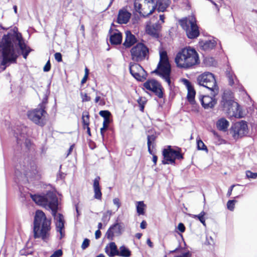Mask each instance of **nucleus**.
<instances>
[{"label":"nucleus","instance_id":"nucleus-47","mask_svg":"<svg viewBox=\"0 0 257 257\" xmlns=\"http://www.w3.org/2000/svg\"><path fill=\"white\" fill-rule=\"evenodd\" d=\"M51 69V64L50 61L48 60L43 68L44 72H48Z\"/></svg>","mask_w":257,"mask_h":257},{"label":"nucleus","instance_id":"nucleus-19","mask_svg":"<svg viewBox=\"0 0 257 257\" xmlns=\"http://www.w3.org/2000/svg\"><path fill=\"white\" fill-rule=\"evenodd\" d=\"M105 252L110 257H114L117 255L118 249L115 243L111 242L105 247Z\"/></svg>","mask_w":257,"mask_h":257},{"label":"nucleus","instance_id":"nucleus-42","mask_svg":"<svg viewBox=\"0 0 257 257\" xmlns=\"http://www.w3.org/2000/svg\"><path fill=\"white\" fill-rule=\"evenodd\" d=\"M90 244V240L88 238H85L82 243L81 248L83 250L87 248Z\"/></svg>","mask_w":257,"mask_h":257},{"label":"nucleus","instance_id":"nucleus-40","mask_svg":"<svg viewBox=\"0 0 257 257\" xmlns=\"http://www.w3.org/2000/svg\"><path fill=\"white\" fill-rule=\"evenodd\" d=\"M99 115L103 117V119L109 118L111 113L108 110H101L99 112Z\"/></svg>","mask_w":257,"mask_h":257},{"label":"nucleus","instance_id":"nucleus-8","mask_svg":"<svg viewBox=\"0 0 257 257\" xmlns=\"http://www.w3.org/2000/svg\"><path fill=\"white\" fill-rule=\"evenodd\" d=\"M46 110L38 107L36 108L29 110L27 112L28 118L34 123L43 126L46 123L45 115L47 114Z\"/></svg>","mask_w":257,"mask_h":257},{"label":"nucleus","instance_id":"nucleus-43","mask_svg":"<svg viewBox=\"0 0 257 257\" xmlns=\"http://www.w3.org/2000/svg\"><path fill=\"white\" fill-rule=\"evenodd\" d=\"M246 175L248 178L255 179L257 178V173H252L250 171L246 172Z\"/></svg>","mask_w":257,"mask_h":257},{"label":"nucleus","instance_id":"nucleus-46","mask_svg":"<svg viewBox=\"0 0 257 257\" xmlns=\"http://www.w3.org/2000/svg\"><path fill=\"white\" fill-rule=\"evenodd\" d=\"M54 57L55 60L59 62L62 61V55L60 53H56L54 55Z\"/></svg>","mask_w":257,"mask_h":257},{"label":"nucleus","instance_id":"nucleus-1","mask_svg":"<svg viewBox=\"0 0 257 257\" xmlns=\"http://www.w3.org/2000/svg\"><path fill=\"white\" fill-rule=\"evenodd\" d=\"M31 49L24 43L21 33L12 30L4 35L0 41V68L3 70L17 63L21 53L26 59Z\"/></svg>","mask_w":257,"mask_h":257},{"label":"nucleus","instance_id":"nucleus-16","mask_svg":"<svg viewBox=\"0 0 257 257\" xmlns=\"http://www.w3.org/2000/svg\"><path fill=\"white\" fill-rule=\"evenodd\" d=\"M161 29V24L157 23L152 26H148L146 28V32L149 35L157 38L159 36V32Z\"/></svg>","mask_w":257,"mask_h":257},{"label":"nucleus","instance_id":"nucleus-18","mask_svg":"<svg viewBox=\"0 0 257 257\" xmlns=\"http://www.w3.org/2000/svg\"><path fill=\"white\" fill-rule=\"evenodd\" d=\"M137 40L136 37L132 34L130 31H127L125 32V38L123 45L125 48H130L134 45Z\"/></svg>","mask_w":257,"mask_h":257},{"label":"nucleus","instance_id":"nucleus-29","mask_svg":"<svg viewBox=\"0 0 257 257\" xmlns=\"http://www.w3.org/2000/svg\"><path fill=\"white\" fill-rule=\"evenodd\" d=\"M131 255V251L125 246L122 245L119 247L118 250L117 255L122 257H130Z\"/></svg>","mask_w":257,"mask_h":257},{"label":"nucleus","instance_id":"nucleus-30","mask_svg":"<svg viewBox=\"0 0 257 257\" xmlns=\"http://www.w3.org/2000/svg\"><path fill=\"white\" fill-rule=\"evenodd\" d=\"M82 123L83 127L85 129V126H88L89 125V115L87 111H85L82 113Z\"/></svg>","mask_w":257,"mask_h":257},{"label":"nucleus","instance_id":"nucleus-28","mask_svg":"<svg viewBox=\"0 0 257 257\" xmlns=\"http://www.w3.org/2000/svg\"><path fill=\"white\" fill-rule=\"evenodd\" d=\"M217 42L215 40L206 41L202 45V49L208 51L213 49L216 45Z\"/></svg>","mask_w":257,"mask_h":257},{"label":"nucleus","instance_id":"nucleus-26","mask_svg":"<svg viewBox=\"0 0 257 257\" xmlns=\"http://www.w3.org/2000/svg\"><path fill=\"white\" fill-rule=\"evenodd\" d=\"M145 3L147 5L149 8H151V9L150 10L148 14H143V16L144 17H147L154 12V11L156 9V5H155V1L156 0H144Z\"/></svg>","mask_w":257,"mask_h":257},{"label":"nucleus","instance_id":"nucleus-36","mask_svg":"<svg viewBox=\"0 0 257 257\" xmlns=\"http://www.w3.org/2000/svg\"><path fill=\"white\" fill-rule=\"evenodd\" d=\"M134 8H135V11L139 13L141 15H142L143 16V14H148V13H146V12H144V13H142L141 12V8H142V5L141 4H140L139 3H138V2H137L136 1L134 3Z\"/></svg>","mask_w":257,"mask_h":257},{"label":"nucleus","instance_id":"nucleus-4","mask_svg":"<svg viewBox=\"0 0 257 257\" xmlns=\"http://www.w3.org/2000/svg\"><path fill=\"white\" fill-rule=\"evenodd\" d=\"M175 62L180 68L189 69L199 64L198 54L195 49L186 47L182 49L176 55Z\"/></svg>","mask_w":257,"mask_h":257},{"label":"nucleus","instance_id":"nucleus-45","mask_svg":"<svg viewBox=\"0 0 257 257\" xmlns=\"http://www.w3.org/2000/svg\"><path fill=\"white\" fill-rule=\"evenodd\" d=\"M62 251L61 249H58L55 251L50 257H60L62 255Z\"/></svg>","mask_w":257,"mask_h":257},{"label":"nucleus","instance_id":"nucleus-23","mask_svg":"<svg viewBox=\"0 0 257 257\" xmlns=\"http://www.w3.org/2000/svg\"><path fill=\"white\" fill-rule=\"evenodd\" d=\"M24 173L26 175H36L38 173L37 167L34 162H31L29 165L24 169Z\"/></svg>","mask_w":257,"mask_h":257},{"label":"nucleus","instance_id":"nucleus-59","mask_svg":"<svg viewBox=\"0 0 257 257\" xmlns=\"http://www.w3.org/2000/svg\"><path fill=\"white\" fill-rule=\"evenodd\" d=\"M147 243L150 247L152 248L153 247V243L150 238H148L147 240Z\"/></svg>","mask_w":257,"mask_h":257},{"label":"nucleus","instance_id":"nucleus-58","mask_svg":"<svg viewBox=\"0 0 257 257\" xmlns=\"http://www.w3.org/2000/svg\"><path fill=\"white\" fill-rule=\"evenodd\" d=\"M234 185H233L232 186H230V187L229 188L228 190V192L227 193V196H230L231 194V193H232V189L234 187Z\"/></svg>","mask_w":257,"mask_h":257},{"label":"nucleus","instance_id":"nucleus-11","mask_svg":"<svg viewBox=\"0 0 257 257\" xmlns=\"http://www.w3.org/2000/svg\"><path fill=\"white\" fill-rule=\"evenodd\" d=\"M129 69L132 75L137 80L143 81L146 79L147 72L140 64L131 63Z\"/></svg>","mask_w":257,"mask_h":257},{"label":"nucleus","instance_id":"nucleus-31","mask_svg":"<svg viewBox=\"0 0 257 257\" xmlns=\"http://www.w3.org/2000/svg\"><path fill=\"white\" fill-rule=\"evenodd\" d=\"M146 205L143 201H139L137 202V211L139 215H144L145 214V207Z\"/></svg>","mask_w":257,"mask_h":257},{"label":"nucleus","instance_id":"nucleus-15","mask_svg":"<svg viewBox=\"0 0 257 257\" xmlns=\"http://www.w3.org/2000/svg\"><path fill=\"white\" fill-rule=\"evenodd\" d=\"M121 233V226L119 223H115L111 226L107 230L105 236L109 240H113L114 236H118Z\"/></svg>","mask_w":257,"mask_h":257},{"label":"nucleus","instance_id":"nucleus-56","mask_svg":"<svg viewBox=\"0 0 257 257\" xmlns=\"http://www.w3.org/2000/svg\"><path fill=\"white\" fill-rule=\"evenodd\" d=\"M147 222L145 220H143L142 221V222L141 223V224H140V227L142 228V229H145L147 227Z\"/></svg>","mask_w":257,"mask_h":257},{"label":"nucleus","instance_id":"nucleus-35","mask_svg":"<svg viewBox=\"0 0 257 257\" xmlns=\"http://www.w3.org/2000/svg\"><path fill=\"white\" fill-rule=\"evenodd\" d=\"M57 231L60 233L61 238L63 236V230L64 227V222H56Z\"/></svg>","mask_w":257,"mask_h":257},{"label":"nucleus","instance_id":"nucleus-54","mask_svg":"<svg viewBox=\"0 0 257 257\" xmlns=\"http://www.w3.org/2000/svg\"><path fill=\"white\" fill-rule=\"evenodd\" d=\"M191 253H190L189 251H188L187 252L183 253L181 255L177 256L176 257H191Z\"/></svg>","mask_w":257,"mask_h":257},{"label":"nucleus","instance_id":"nucleus-7","mask_svg":"<svg viewBox=\"0 0 257 257\" xmlns=\"http://www.w3.org/2000/svg\"><path fill=\"white\" fill-rule=\"evenodd\" d=\"M179 23L189 39L196 38L199 35L198 27L194 16H189L181 20Z\"/></svg>","mask_w":257,"mask_h":257},{"label":"nucleus","instance_id":"nucleus-5","mask_svg":"<svg viewBox=\"0 0 257 257\" xmlns=\"http://www.w3.org/2000/svg\"><path fill=\"white\" fill-rule=\"evenodd\" d=\"M171 72V66L170 64L167 54L166 51L160 53V61L157 68L153 71L157 75L160 76L171 87V81L170 75Z\"/></svg>","mask_w":257,"mask_h":257},{"label":"nucleus","instance_id":"nucleus-39","mask_svg":"<svg viewBox=\"0 0 257 257\" xmlns=\"http://www.w3.org/2000/svg\"><path fill=\"white\" fill-rule=\"evenodd\" d=\"M47 103H48V97L47 96H45L43 98L42 102L38 105V107H39L41 108H43L44 110H45Z\"/></svg>","mask_w":257,"mask_h":257},{"label":"nucleus","instance_id":"nucleus-57","mask_svg":"<svg viewBox=\"0 0 257 257\" xmlns=\"http://www.w3.org/2000/svg\"><path fill=\"white\" fill-rule=\"evenodd\" d=\"M88 78V76H87V73H86L83 77V78H82V79L81 80V83L82 84H83L84 83H85L87 80V79Z\"/></svg>","mask_w":257,"mask_h":257},{"label":"nucleus","instance_id":"nucleus-9","mask_svg":"<svg viewBox=\"0 0 257 257\" xmlns=\"http://www.w3.org/2000/svg\"><path fill=\"white\" fill-rule=\"evenodd\" d=\"M163 156L164 159L162 161L163 164L174 165L176 159L182 160L183 158L182 154L179 151L172 149L170 146L163 150Z\"/></svg>","mask_w":257,"mask_h":257},{"label":"nucleus","instance_id":"nucleus-21","mask_svg":"<svg viewBox=\"0 0 257 257\" xmlns=\"http://www.w3.org/2000/svg\"><path fill=\"white\" fill-rule=\"evenodd\" d=\"M110 42L113 45L120 44L122 41V34L117 30H116L110 36Z\"/></svg>","mask_w":257,"mask_h":257},{"label":"nucleus","instance_id":"nucleus-17","mask_svg":"<svg viewBox=\"0 0 257 257\" xmlns=\"http://www.w3.org/2000/svg\"><path fill=\"white\" fill-rule=\"evenodd\" d=\"M131 14L127 12L126 10H120L119 11L117 22L119 24H126L131 18Z\"/></svg>","mask_w":257,"mask_h":257},{"label":"nucleus","instance_id":"nucleus-3","mask_svg":"<svg viewBox=\"0 0 257 257\" xmlns=\"http://www.w3.org/2000/svg\"><path fill=\"white\" fill-rule=\"evenodd\" d=\"M50 225L51 221L47 218L45 213L41 210H37L34 220V237L47 241L50 236Z\"/></svg>","mask_w":257,"mask_h":257},{"label":"nucleus","instance_id":"nucleus-33","mask_svg":"<svg viewBox=\"0 0 257 257\" xmlns=\"http://www.w3.org/2000/svg\"><path fill=\"white\" fill-rule=\"evenodd\" d=\"M187 99L192 104L194 102V98L195 95V92L193 89L188 90Z\"/></svg>","mask_w":257,"mask_h":257},{"label":"nucleus","instance_id":"nucleus-13","mask_svg":"<svg viewBox=\"0 0 257 257\" xmlns=\"http://www.w3.org/2000/svg\"><path fill=\"white\" fill-rule=\"evenodd\" d=\"M247 130L246 122L241 120L235 123L232 127V136L235 139H237L247 134Z\"/></svg>","mask_w":257,"mask_h":257},{"label":"nucleus","instance_id":"nucleus-55","mask_svg":"<svg viewBox=\"0 0 257 257\" xmlns=\"http://www.w3.org/2000/svg\"><path fill=\"white\" fill-rule=\"evenodd\" d=\"M101 233L99 230H97L95 233V237L96 239H98L100 237Z\"/></svg>","mask_w":257,"mask_h":257},{"label":"nucleus","instance_id":"nucleus-2","mask_svg":"<svg viewBox=\"0 0 257 257\" xmlns=\"http://www.w3.org/2000/svg\"><path fill=\"white\" fill-rule=\"evenodd\" d=\"M31 197L37 204L51 210L52 214L56 222H64L63 215L57 213L58 198L55 194L52 192H49L45 196L31 195Z\"/></svg>","mask_w":257,"mask_h":257},{"label":"nucleus","instance_id":"nucleus-60","mask_svg":"<svg viewBox=\"0 0 257 257\" xmlns=\"http://www.w3.org/2000/svg\"><path fill=\"white\" fill-rule=\"evenodd\" d=\"M141 99L140 98L138 101V103L140 104V110L142 111H144V106L141 104Z\"/></svg>","mask_w":257,"mask_h":257},{"label":"nucleus","instance_id":"nucleus-24","mask_svg":"<svg viewBox=\"0 0 257 257\" xmlns=\"http://www.w3.org/2000/svg\"><path fill=\"white\" fill-rule=\"evenodd\" d=\"M169 5V0H158L155 3L159 12H164Z\"/></svg>","mask_w":257,"mask_h":257},{"label":"nucleus","instance_id":"nucleus-51","mask_svg":"<svg viewBox=\"0 0 257 257\" xmlns=\"http://www.w3.org/2000/svg\"><path fill=\"white\" fill-rule=\"evenodd\" d=\"M110 123V119L109 118L104 119L103 122V125L104 127H108V124Z\"/></svg>","mask_w":257,"mask_h":257},{"label":"nucleus","instance_id":"nucleus-41","mask_svg":"<svg viewBox=\"0 0 257 257\" xmlns=\"http://www.w3.org/2000/svg\"><path fill=\"white\" fill-rule=\"evenodd\" d=\"M156 140L155 135H149L147 137V145L148 146L152 145Z\"/></svg>","mask_w":257,"mask_h":257},{"label":"nucleus","instance_id":"nucleus-50","mask_svg":"<svg viewBox=\"0 0 257 257\" xmlns=\"http://www.w3.org/2000/svg\"><path fill=\"white\" fill-rule=\"evenodd\" d=\"M113 203L117 206V209L120 206V203L119 199L118 198H115L113 199Z\"/></svg>","mask_w":257,"mask_h":257},{"label":"nucleus","instance_id":"nucleus-10","mask_svg":"<svg viewBox=\"0 0 257 257\" xmlns=\"http://www.w3.org/2000/svg\"><path fill=\"white\" fill-rule=\"evenodd\" d=\"M148 53V48L142 43H138L131 50L132 59L136 62L144 60Z\"/></svg>","mask_w":257,"mask_h":257},{"label":"nucleus","instance_id":"nucleus-62","mask_svg":"<svg viewBox=\"0 0 257 257\" xmlns=\"http://www.w3.org/2000/svg\"><path fill=\"white\" fill-rule=\"evenodd\" d=\"M142 236V234L141 233H137L135 235V236L138 238V239H140L141 238Z\"/></svg>","mask_w":257,"mask_h":257},{"label":"nucleus","instance_id":"nucleus-44","mask_svg":"<svg viewBox=\"0 0 257 257\" xmlns=\"http://www.w3.org/2000/svg\"><path fill=\"white\" fill-rule=\"evenodd\" d=\"M80 95L82 98V101L83 102L89 101L91 100L90 97L88 96L86 93L83 94L82 92H81L80 93Z\"/></svg>","mask_w":257,"mask_h":257},{"label":"nucleus","instance_id":"nucleus-20","mask_svg":"<svg viewBox=\"0 0 257 257\" xmlns=\"http://www.w3.org/2000/svg\"><path fill=\"white\" fill-rule=\"evenodd\" d=\"M100 178L99 176H97L93 181V188L94 192V197L97 199H101L102 193L99 185V180Z\"/></svg>","mask_w":257,"mask_h":257},{"label":"nucleus","instance_id":"nucleus-49","mask_svg":"<svg viewBox=\"0 0 257 257\" xmlns=\"http://www.w3.org/2000/svg\"><path fill=\"white\" fill-rule=\"evenodd\" d=\"M183 82H184V84L187 86L188 90L192 88L191 84L188 80L184 79L183 80Z\"/></svg>","mask_w":257,"mask_h":257},{"label":"nucleus","instance_id":"nucleus-22","mask_svg":"<svg viewBox=\"0 0 257 257\" xmlns=\"http://www.w3.org/2000/svg\"><path fill=\"white\" fill-rule=\"evenodd\" d=\"M229 121L224 118H221L216 122L217 128L221 131L226 132L229 126Z\"/></svg>","mask_w":257,"mask_h":257},{"label":"nucleus","instance_id":"nucleus-32","mask_svg":"<svg viewBox=\"0 0 257 257\" xmlns=\"http://www.w3.org/2000/svg\"><path fill=\"white\" fill-rule=\"evenodd\" d=\"M205 215V212L202 211L198 215H192V217L194 218H197L203 224V225L205 226V219L204 218Z\"/></svg>","mask_w":257,"mask_h":257},{"label":"nucleus","instance_id":"nucleus-53","mask_svg":"<svg viewBox=\"0 0 257 257\" xmlns=\"http://www.w3.org/2000/svg\"><path fill=\"white\" fill-rule=\"evenodd\" d=\"M107 127H104L103 125V127L100 128V134H101V135L102 138H104V132L107 130Z\"/></svg>","mask_w":257,"mask_h":257},{"label":"nucleus","instance_id":"nucleus-61","mask_svg":"<svg viewBox=\"0 0 257 257\" xmlns=\"http://www.w3.org/2000/svg\"><path fill=\"white\" fill-rule=\"evenodd\" d=\"M157 160H158L157 156L155 155H153V162H154V165L156 164L157 162Z\"/></svg>","mask_w":257,"mask_h":257},{"label":"nucleus","instance_id":"nucleus-63","mask_svg":"<svg viewBox=\"0 0 257 257\" xmlns=\"http://www.w3.org/2000/svg\"><path fill=\"white\" fill-rule=\"evenodd\" d=\"M85 129L87 130V133L88 134L89 136H91V133H90V129L89 126H85Z\"/></svg>","mask_w":257,"mask_h":257},{"label":"nucleus","instance_id":"nucleus-14","mask_svg":"<svg viewBox=\"0 0 257 257\" xmlns=\"http://www.w3.org/2000/svg\"><path fill=\"white\" fill-rule=\"evenodd\" d=\"M211 96L204 95L200 98L201 104L205 109L211 108L216 104V96H213L212 94V91H211Z\"/></svg>","mask_w":257,"mask_h":257},{"label":"nucleus","instance_id":"nucleus-37","mask_svg":"<svg viewBox=\"0 0 257 257\" xmlns=\"http://www.w3.org/2000/svg\"><path fill=\"white\" fill-rule=\"evenodd\" d=\"M112 212L110 210H108L107 212L103 214L102 220L103 222H107L109 221Z\"/></svg>","mask_w":257,"mask_h":257},{"label":"nucleus","instance_id":"nucleus-27","mask_svg":"<svg viewBox=\"0 0 257 257\" xmlns=\"http://www.w3.org/2000/svg\"><path fill=\"white\" fill-rule=\"evenodd\" d=\"M222 100L224 102V105L226 103L228 104H231L233 101L232 98V92L229 90H225L222 95Z\"/></svg>","mask_w":257,"mask_h":257},{"label":"nucleus","instance_id":"nucleus-52","mask_svg":"<svg viewBox=\"0 0 257 257\" xmlns=\"http://www.w3.org/2000/svg\"><path fill=\"white\" fill-rule=\"evenodd\" d=\"M99 101H100V102H99L100 104H104V102H102V100L101 99L100 97L99 96L97 95L95 98V102L98 103Z\"/></svg>","mask_w":257,"mask_h":257},{"label":"nucleus","instance_id":"nucleus-12","mask_svg":"<svg viewBox=\"0 0 257 257\" xmlns=\"http://www.w3.org/2000/svg\"><path fill=\"white\" fill-rule=\"evenodd\" d=\"M145 89L154 93L159 98L163 97L162 87L160 83L155 79L148 80L143 84Z\"/></svg>","mask_w":257,"mask_h":257},{"label":"nucleus","instance_id":"nucleus-25","mask_svg":"<svg viewBox=\"0 0 257 257\" xmlns=\"http://www.w3.org/2000/svg\"><path fill=\"white\" fill-rule=\"evenodd\" d=\"M226 75L228 79L229 85L232 86L233 85L237 84L238 80L233 72L230 71L229 69H227L226 71Z\"/></svg>","mask_w":257,"mask_h":257},{"label":"nucleus","instance_id":"nucleus-38","mask_svg":"<svg viewBox=\"0 0 257 257\" xmlns=\"http://www.w3.org/2000/svg\"><path fill=\"white\" fill-rule=\"evenodd\" d=\"M236 202L235 200H230L227 203V209L230 211H233L234 209L235 203Z\"/></svg>","mask_w":257,"mask_h":257},{"label":"nucleus","instance_id":"nucleus-34","mask_svg":"<svg viewBox=\"0 0 257 257\" xmlns=\"http://www.w3.org/2000/svg\"><path fill=\"white\" fill-rule=\"evenodd\" d=\"M197 149L199 150L205 151L208 152L207 147L205 145L204 143L200 139L197 140Z\"/></svg>","mask_w":257,"mask_h":257},{"label":"nucleus","instance_id":"nucleus-6","mask_svg":"<svg viewBox=\"0 0 257 257\" xmlns=\"http://www.w3.org/2000/svg\"><path fill=\"white\" fill-rule=\"evenodd\" d=\"M197 82L212 91L213 96H216L219 92V88L217 85L214 75L209 72H205L199 75L197 78Z\"/></svg>","mask_w":257,"mask_h":257},{"label":"nucleus","instance_id":"nucleus-48","mask_svg":"<svg viewBox=\"0 0 257 257\" xmlns=\"http://www.w3.org/2000/svg\"><path fill=\"white\" fill-rule=\"evenodd\" d=\"M177 228L182 233L185 231V226L182 223H179L178 224Z\"/></svg>","mask_w":257,"mask_h":257},{"label":"nucleus","instance_id":"nucleus-64","mask_svg":"<svg viewBox=\"0 0 257 257\" xmlns=\"http://www.w3.org/2000/svg\"><path fill=\"white\" fill-rule=\"evenodd\" d=\"M73 147H74V145H72L70 146V147L69 148V149L68 150V153L67 154V156H68L71 153V152L73 149Z\"/></svg>","mask_w":257,"mask_h":257}]
</instances>
